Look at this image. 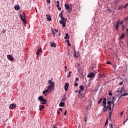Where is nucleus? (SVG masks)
Returning <instances> with one entry per match:
<instances>
[{
  "label": "nucleus",
  "instance_id": "1",
  "mask_svg": "<svg viewBox=\"0 0 128 128\" xmlns=\"http://www.w3.org/2000/svg\"><path fill=\"white\" fill-rule=\"evenodd\" d=\"M102 106H104L102 108L103 112H106L108 110V106H106V98H104L102 102Z\"/></svg>",
  "mask_w": 128,
  "mask_h": 128
},
{
  "label": "nucleus",
  "instance_id": "2",
  "mask_svg": "<svg viewBox=\"0 0 128 128\" xmlns=\"http://www.w3.org/2000/svg\"><path fill=\"white\" fill-rule=\"evenodd\" d=\"M38 100L42 102L41 104H46V102L48 100L44 98V96H39L38 98Z\"/></svg>",
  "mask_w": 128,
  "mask_h": 128
},
{
  "label": "nucleus",
  "instance_id": "3",
  "mask_svg": "<svg viewBox=\"0 0 128 128\" xmlns=\"http://www.w3.org/2000/svg\"><path fill=\"white\" fill-rule=\"evenodd\" d=\"M48 90H54V83H52V84H50V86L48 87Z\"/></svg>",
  "mask_w": 128,
  "mask_h": 128
},
{
  "label": "nucleus",
  "instance_id": "4",
  "mask_svg": "<svg viewBox=\"0 0 128 128\" xmlns=\"http://www.w3.org/2000/svg\"><path fill=\"white\" fill-rule=\"evenodd\" d=\"M20 18L24 22H26V20H24V18H26V15L24 14V12H22L20 14Z\"/></svg>",
  "mask_w": 128,
  "mask_h": 128
},
{
  "label": "nucleus",
  "instance_id": "5",
  "mask_svg": "<svg viewBox=\"0 0 128 128\" xmlns=\"http://www.w3.org/2000/svg\"><path fill=\"white\" fill-rule=\"evenodd\" d=\"M96 76V74L94 72H90L88 74L87 78H94Z\"/></svg>",
  "mask_w": 128,
  "mask_h": 128
},
{
  "label": "nucleus",
  "instance_id": "6",
  "mask_svg": "<svg viewBox=\"0 0 128 128\" xmlns=\"http://www.w3.org/2000/svg\"><path fill=\"white\" fill-rule=\"evenodd\" d=\"M42 48L38 49V51L36 52L38 58L40 56V54H42Z\"/></svg>",
  "mask_w": 128,
  "mask_h": 128
},
{
  "label": "nucleus",
  "instance_id": "7",
  "mask_svg": "<svg viewBox=\"0 0 128 128\" xmlns=\"http://www.w3.org/2000/svg\"><path fill=\"white\" fill-rule=\"evenodd\" d=\"M60 18H62L60 22V24H62L63 22H66V20H68L66 18H64V17Z\"/></svg>",
  "mask_w": 128,
  "mask_h": 128
},
{
  "label": "nucleus",
  "instance_id": "8",
  "mask_svg": "<svg viewBox=\"0 0 128 128\" xmlns=\"http://www.w3.org/2000/svg\"><path fill=\"white\" fill-rule=\"evenodd\" d=\"M70 86V84L68 82H66L64 86V90L66 92H68V86Z\"/></svg>",
  "mask_w": 128,
  "mask_h": 128
},
{
  "label": "nucleus",
  "instance_id": "9",
  "mask_svg": "<svg viewBox=\"0 0 128 128\" xmlns=\"http://www.w3.org/2000/svg\"><path fill=\"white\" fill-rule=\"evenodd\" d=\"M10 110H14V108H16V104H11L9 106Z\"/></svg>",
  "mask_w": 128,
  "mask_h": 128
},
{
  "label": "nucleus",
  "instance_id": "10",
  "mask_svg": "<svg viewBox=\"0 0 128 128\" xmlns=\"http://www.w3.org/2000/svg\"><path fill=\"white\" fill-rule=\"evenodd\" d=\"M7 58L9 60H10L11 62H12L14 60V57H12V55H8Z\"/></svg>",
  "mask_w": 128,
  "mask_h": 128
},
{
  "label": "nucleus",
  "instance_id": "11",
  "mask_svg": "<svg viewBox=\"0 0 128 128\" xmlns=\"http://www.w3.org/2000/svg\"><path fill=\"white\" fill-rule=\"evenodd\" d=\"M80 52H78L76 53V52H75V54H74V56L75 58H80Z\"/></svg>",
  "mask_w": 128,
  "mask_h": 128
},
{
  "label": "nucleus",
  "instance_id": "12",
  "mask_svg": "<svg viewBox=\"0 0 128 128\" xmlns=\"http://www.w3.org/2000/svg\"><path fill=\"white\" fill-rule=\"evenodd\" d=\"M14 8L16 10H20V5H16L14 6Z\"/></svg>",
  "mask_w": 128,
  "mask_h": 128
},
{
  "label": "nucleus",
  "instance_id": "13",
  "mask_svg": "<svg viewBox=\"0 0 128 128\" xmlns=\"http://www.w3.org/2000/svg\"><path fill=\"white\" fill-rule=\"evenodd\" d=\"M118 28H120V20L117 22V24L115 27L116 30H118Z\"/></svg>",
  "mask_w": 128,
  "mask_h": 128
},
{
  "label": "nucleus",
  "instance_id": "14",
  "mask_svg": "<svg viewBox=\"0 0 128 128\" xmlns=\"http://www.w3.org/2000/svg\"><path fill=\"white\" fill-rule=\"evenodd\" d=\"M50 46L52 48H56V44L54 42H50Z\"/></svg>",
  "mask_w": 128,
  "mask_h": 128
},
{
  "label": "nucleus",
  "instance_id": "15",
  "mask_svg": "<svg viewBox=\"0 0 128 128\" xmlns=\"http://www.w3.org/2000/svg\"><path fill=\"white\" fill-rule=\"evenodd\" d=\"M98 76H100V77H98V78H104V76H106V74H100Z\"/></svg>",
  "mask_w": 128,
  "mask_h": 128
},
{
  "label": "nucleus",
  "instance_id": "16",
  "mask_svg": "<svg viewBox=\"0 0 128 128\" xmlns=\"http://www.w3.org/2000/svg\"><path fill=\"white\" fill-rule=\"evenodd\" d=\"M66 95H64V97L62 98L61 102H66Z\"/></svg>",
  "mask_w": 128,
  "mask_h": 128
},
{
  "label": "nucleus",
  "instance_id": "17",
  "mask_svg": "<svg viewBox=\"0 0 128 128\" xmlns=\"http://www.w3.org/2000/svg\"><path fill=\"white\" fill-rule=\"evenodd\" d=\"M40 108H39V110H42V109H44V105H40Z\"/></svg>",
  "mask_w": 128,
  "mask_h": 128
},
{
  "label": "nucleus",
  "instance_id": "18",
  "mask_svg": "<svg viewBox=\"0 0 128 128\" xmlns=\"http://www.w3.org/2000/svg\"><path fill=\"white\" fill-rule=\"evenodd\" d=\"M64 6L66 10H68V8H70V5H68V4H65Z\"/></svg>",
  "mask_w": 128,
  "mask_h": 128
},
{
  "label": "nucleus",
  "instance_id": "19",
  "mask_svg": "<svg viewBox=\"0 0 128 128\" xmlns=\"http://www.w3.org/2000/svg\"><path fill=\"white\" fill-rule=\"evenodd\" d=\"M59 106H60V107L64 106V102H60V104H59Z\"/></svg>",
  "mask_w": 128,
  "mask_h": 128
},
{
  "label": "nucleus",
  "instance_id": "20",
  "mask_svg": "<svg viewBox=\"0 0 128 128\" xmlns=\"http://www.w3.org/2000/svg\"><path fill=\"white\" fill-rule=\"evenodd\" d=\"M124 34L122 33L120 36V40H124Z\"/></svg>",
  "mask_w": 128,
  "mask_h": 128
},
{
  "label": "nucleus",
  "instance_id": "21",
  "mask_svg": "<svg viewBox=\"0 0 128 128\" xmlns=\"http://www.w3.org/2000/svg\"><path fill=\"white\" fill-rule=\"evenodd\" d=\"M66 36L64 38V40H67V38H70V36H68V34L66 33Z\"/></svg>",
  "mask_w": 128,
  "mask_h": 128
},
{
  "label": "nucleus",
  "instance_id": "22",
  "mask_svg": "<svg viewBox=\"0 0 128 128\" xmlns=\"http://www.w3.org/2000/svg\"><path fill=\"white\" fill-rule=\"evenodd\" d=\"M79 88H80V90H84V86H82V85L80 86Z\"/></svg>",
  "mask_w": 128,
  "mask_h": 128
},
{
  "label": "nucleus",
  "instance_id": "23",
  "mask_svg": "<svg viewBox=\"0 0 128 128\" xmlns=\"http://www.w3.org/2000/svg\"><path fill=\"white\" fill-rule=\"evenodd\" d=\"M78 72L80 70V64H78Z\"/></svg>",
  "mask_w": 128,
  "mask_h": 128
},
{
  "label": "nucleus",
  "instance_id": "24",
  "mask_svg": "<svg viewBox=\"0 0 128 128\" xmlns=\"http://www.w3.org/2000/svg\"><path fill=\"white\" fill-rule=\"evenodd\" d=\"M66 42H67V44L69 46H72V44H70V40H66Z\"/></svg>",
  "mask_w": 128,
  "mask_h": 128
},
{
  "label": "nucleus",
  "instance_id": "25",
  "mask_svg": "<svg viewBox=\"0 0 128 128\" xmlns=\"http://www.w3.org/2000/svg\"><path fill=\"white\" fill-rule=\"evenodd\" d=\"M112 110L109 112V118L110 120L112 118Z\"/></svg>",
  "mask_w": 128,
  "mask_h": 128
},
{
  "label": "nucleus",
  "instance_id": "26",
  "mask_svg": "<svg viewBox=\"0 0 128 128\" xmlns=\"http://www.w3.org/2000/svg\"><path fill=\"white\" fill-rule=\"evenodd\" d=\"M106 12L107 14H110V12H112V10L110 9H108V10H106Z\"/></svg>",
  "mask_w": 128,
  "mask_h": 128
},
{
  "label": "nucleus",
  "instance_id": "27",
  "mask_svg": "<svg viewBox=\"0 0 128 128\" xmlns=\"http://www.w3.org/2000/svg\"><path fill=\"white\" fill-rule=\"evenodd\" d=\"M80 96H81L82 100H84V94L82 93V94H80Z\"/></svg>",
  "mask_w": 128,
  "mask_h": 128
},
{
  "label": "nucleus",
  "instance_id": "28",
  "mask_svg": "<svg viewBox=\"0 0 128 128\" xmlns=\"http://www.w3.org/2000/svg\"><path fill=\"white\" fill-rule=\"evenodd\" d=\"M66 22H63L62 23V28H66Z\"/></svg>",
  "mask_w": 128,
  "mask_h": 128
},
{
  "label": "nucleus",
  "instance_id": "29",
  "mask_svg": "<svg viewBox=\"0 0 128 128\" xmlns=\"http://www.w3.org/2000/svg\"><path fill=\"white\" fill-rule=\"evenodd\" d=\"M102 100H103L102 98H100V100L98 102V104H100V102H102Z\"/></svg>",
  "mask_w": 128,
  "mask_h": 128
},
{
  "label": "nucleus",
  "instance_id": "30",
  "mask_svg": "<svg viewBox=\"0 0 128 128\" xmlns=\"http://www.w3.org/2000/svg\"><path fill=\"white\" fill-rule=\"evenodd\" d=\"M74 82H75L74 84V86H78V84L76 83V80L74 81Z\"/></svg>",
  "mask_w": 128,
  "mask_h": 128
},
{
  "label": "nucleus",
  "instance_id": "31",
  "mask_svg": "<svg viewBox=\"0 0 128 128\" xmlns=\"http://www.w3.org/2000/svg\"><path fill=\"white\" fill-rule=\"evenodd\" d=\"M64 16V14H62V12H60V14H59L60 18H63L62 16Z\"/></svg>",
  "mask_w": 128,
  "mask_h": 128
},
{
  "label": "nucleus",
  "instance_id": "32",
  "mask_svg": "<svg viewBox=\"0 0 128 128\" xmlns=\"http://www.w3.org/2000/svg\"><path fill=\"white\" fill-rule=\"evenodd\" d=\"M108 110L110 111L112 110V106H108Z\"/></svg>",
  "mask_w": 128,
  "mask_h": 128
},
{
  "label": "nucleus",
  "instance_id": "33",
  "mask_svg": "<svg viewBox=\"0 0 128 128\" xmlns=\"http://www.w3.org/2000/svg\"><path fill=\"white\" fill-rule=\"evenodd\" d=\"M47 20H49V22H52V18L50 16L47 18Z\"/></svg>",
  "mask_w": 128,
  "mask_h": 128
},
{
  "label": "nucleus",
  "instance_id": "34",
  "mask_svg": "<svg viewBox=\"0 0 128 128\" xmlns=\"http://www.w3.org/2000/svg\"><path fill=\"white\" fill-rule=\"evenodd\" d=\"M71 74H72V72H70L69 74H68V76L67 78H70Z\"/></svg>",
  "mask_w": 128,
  "mask_h": 128
},
{
  "label": "nucleus",
  "instance_id": "35",
  "mask_svg": "<svg viewBox=\"0 0 128 128\" xmlns=\"http://www.w3.org/2000/svg\"><path fill=\"white\" fill-rule=\"evenodd\" d=\"M108 106H112V102L108 101Z\"/></svg>",
  "mask_w": 128,
  "mask_h": 128
},
{
  "label": "nucleus",
  "instance_id": "36",
  "mask_svg": "<svg viewBox=\"0 0 128 128\" xmlns=\"http://www.w3.org/2000/svg\"><path fill=\"white\" fill-rule=\"evenodd\" d=\"M70 10H72V8H69L67 12H68V14H70Z\"/></svg>",
  "mask_w": 128,
  "mask_h": 128
},
{
  "label": "nucleus",
  "instance_id": "37",
  "mask_svg": "<svg viewBox=\"0 0 128 128\" xmlns=\"http://www.w3.org/2000/svg\"><path fill=\"white\" fill-rule=\"evenodd\" d=\"M48 82V84H52V83H54V82H52L50 80H49Z\"/></svg>",
  "mask_w": 128,
  "mask_h": 128
},
{
  "label": "nucleus",
  "instance_id": "38",
  "mask_svg": "<svg viewBox=\"0 0 128 128\" xmlns=\"http://www.w3.org/2000/svg\"><path fill=\"white\" fill-rule=\"evenodd\" d=\"M112 104H113L112 108H114V100H112Z\"/></svg>",
  "mask_w": 128,
  "mask_h": 128
},
{
  "label": "nucleus",
  "instance_id": "39",
  "mask_svg": "<svg viewBox=\"0 0 128 128\" xmlns=\"http://www.w3.org/2000/svg\"><path fill=\"white\" fill-rule=\"evenodd\" d=\"M108 96H112V90L108 92Z\"/></svg>",
  "mask_w": 128,
  "mask_h": 128
},
{
  "label": "nucleus",
  "instance_id": "40",
  "mask_svg": "<svg viewBox=\"0 0 128 128\" xmlns=\"http://www.w3.org/2000/svg\"><path fill=\"white\" fill-rule=\"evenodd\" d=\"M124 84V82H121L119 83L120 86H122V84Z\"/></svg>",
  "mask_w": 128,
  "mask_h": 128
},
{
  "label": "nucleus",
  "instance_id": "41",
  "mask_svg": "<svg viewBox=\"0 0 128 128\" xmlns=\"http://www.w3.org/2000/svg\"><path fill=\"white\" fill-rule=\"evenodd\" d=\"M82 92V90H80V89L78 90V94H80V92Z\"/></svg>",
  "mask_w": 128,
  "mask_h": 128
},
{
  "label": "nucleus",
  "instance_id": "42",
  "mask_svg": "<svg viewBox=\"0 0 128 128\" xmlns=\"http://www.w3.org/2000/svg\"><path fill=\"white\" fill-rule=\"evenodd\" d=\"M122 8H124V6H120L118 10H122Z\"/></svg>",
  "mask_w": 128,
  "mask_h": 128
},
{
  "label": "nucleus",
  "instance_id": "43",
  "mask_svg": "<svg viewBox=\"0 0 128 128\" xmlns=\"http://www.w3.org/2000/svg\"><path fill=\"white\" fill-rule=\"evenodd\" d=\"M66 112H68V111H67V110H66V111L64 112V116H66Z\"/></svg>",
  "mask_w": 128,
  "mask_h": 128
},
{
  "label": "nucleus",
  "instance_id": "44",
  "mask_svg": "<svg viewBox=\"0 0 128 128\" xmlns=\"http://www.w3.org/2000/svg\"><path fill=\"white\" fill-rule=\"evenodd\" d=\"M48 4H50V0H46Z\"/></svg>",
  "mask_w": 128,
  "mask_h": 128
},
{
  "label": "nucleus",
  "instance_id": "45",
  "mask_svg": "<svg viewBox=\"0 0 128 128\" xmlns=\"http://www.w3.org/2000/svg\"><path fill=\"white\" fill-rule=\"evenodd\" d=\"M46 18H50V16L48 14H46Z\"/></svg>",
  "mask_w": 128,
  "mask_h": 128
},
{
  "label": "nucleus",
  "instance_id": "46",
  "mask_svg": "<svg viewBox=\"0 0 128 128\" xmlns=\"http://www.w3.org/2000/svg\"><path fill=\"white\" fill-rule=\"evenodd\" d=\"M108 124V120H106V124H105V126H106V124Z\"/></svg>",
  "mask_w": 128,
  "mask_h": 128
},
{
  "label": "nucleus",
  "instance_id": "47",
  "mask_svg": "<svg viewBox=\"0 0 128 128\" xmlns=\"http://www.w3.org/2000/svg\"><path fill=\"white\" fill-rule=\"evenodd\" d=\"M58 10H62V8L60 7H58Z\"/></svg>",
  "mask_w": 128,
  "mask_h": 128
},
{
  "label": "nucleus",
  "instance_id": "48",
  "mask_svg": "<svg viewBox=\"0 0 128 128\" xmlns=\"http://www.w3.org/2000/svg\"><path fill=\"white\" fill-rule=\"evenodd\" d=\"M107 64H112V63L110 62H106Z\"/></svg>",
  "mask_w": 128,
  "mask_h": 128
},
{
  "label": "nucleus",
  "instance_id": "49",
  "mask_svg": "<svg viewBox=\"0 0 128 128\" xmlns=\"http://www.w3.org/2000/svg\"><path fill=\"white\" fill-rule=\"evenodd\" d=\"M112 100H116V98H114V96L112 98Z\"/></svg>",
  "mask_w": 128,
  "mask_h": 128
},
{
  "label": "nucleus",
  "instance_id": "50",
  "mask_svg": "<svg viewBox=\"0 0 128 128\" xmlns=\"http://www.w3.org/2000/svg\"><path fill=\"white\" fill-rule=\"evenodd\" d=\"M122 30H124V25H122Z\"/></svg>",
  "mask_w": 128,
  "mask_h": 128
},
{
  "label": "nucleus",
  "instance_id": "51",
  "mask_svg": "<svg viewBox=\"0 0 128 128\" xmlns=\"http://www.w3.org/2000/svg\"><path fill=\"white\" fill-rule=\"evenodd\" d=\"M53 128H58V127L56 126V125H54V127H53Z\"/></svg>",
  "mask_w": 128,
  "mask_h": 128
},
{
  "label": "nucleus",
  "instance_id": "52",
  "mask_svg": "<svg viewBox=\"0 0 128 128\" xmlns=\"http://www.w3.org/2000/svg\"><path fill=\"white\" fill-rule=\"evenodd\" d=\"M56 8H60V4H56Z\"/></svg>",
  "mask_w": 128,
  "mask_h": 128
},
{
  "label": "nucleus",
  "instance_id": "53",
  "mask_svg": "<svg viewBox=\"0 0 128 128\" xmlns=\"http://www.w3.org/2000/svg\"><path fill=\"white\" fill-rule=\"evenodd\" d=\"M54 32H58V31L56 29L54 30Z\"/></svg>",
  "mask_w": 128,
  "mask_h": 128
},
{
  "label": "nucleus",
  "instance_id": "54",
  "mask_svg": "<svg viewBox=\"0 0 128 128\" xmlns=\"http://www.w3.org/2000/svg\"><path fill=\"white\" fill-rule=\"evenodd\" d=\"M59 110H60V112H62V108H60Z\"/></svg>",
  "mask_w": 128,
  "mask_h": 128
},
{
  "label": "nucleus",
  "instance_id": "55",
  "mask_svg": "<svg viewBox=\"0 0 128 128\" xmlns=\"http://www.w3.org/2000/svg\"><path fill=\"white\" fill-rule=\"evenodd\" d=\"M46 92L44 90L42 92L43 94H46Z\"/></svg>",
  "mask_w": 128,
  "mask_h": 128
},
{
  "label": "nucleus",
  "instance_id": "56",
  "mask_svg": "<svg viewBox=\"0 0 128 128\" xmlns=\"http://www.w3.org/2000/svg\"><path fill=\"white\" fill-rule=\"evenodd\" d=\"M56 4H60V1H57Z\"/></svg>",
  "mask_w": 128,
  "mask_h": 128
},
{
  "label": "nucleus",
  "instance_id": "57",
  "mask_svg": "<svg viewBox=\"0 0 128 128\" xmlns=\"http://www.w3.org/2000/svg\"><path fill=\"white\" fill-rule=\"evenodd\" d=\"M57 114H60V112L58 110V111L57 112Z\"/></svg>",
  "mask_w": 128,
  "mask_h": 128
},
{
  "label": "nucleus",
  "instance_id": "58",
  "mask_svg": "<svg viewBox=\"0 0 128 128\" xmlns=\"http://www.w3.org/2000/svg\"><path fill=\"white\" fill-rule=\"evenodd\" d=\"M122 22H124L122 20L121 22L120 23V24H122Z\"/></svg>",
  "mask_w": 128,
  "mask_h": 128
},
{
  "label": "nucleus",
  "instance_id": "59",
  "mask_svg": "<svg viewBox=\"0 0 128 128\" xmlns=\"http://www.w3.org/2000/svg\"><path fill=\"white\" fill-rule=\"evenodd\" d=\"M126 34H128V28L126 29Z\"/></svg>",
  "mask_w": 128,
  "mask_h": 128
},
{
  "label": "nucleus",
  "instance_id": "60",
  "mask_svg": "<svg viewBox=\"0 0 128 128\" xmlns=\"http://www.w3.org/2000/svg\"><path fill=\"white\" fill-rule=\"evenodd\" d=\"M44 91H45V92H48V90H46Z\"/></svg>",
  "mask_w": 128,
  "mask_h": 128
},
{
  "label": "nucleus",
  "instance_id": "61",
  "mask_svg": "<svg viewBox=\"0 0 128 128\" xmlns=\"http://www.w3.org/2000/svg\"><path fill=\"white\" fill-rule=\"evenodd\" d=\"M84 122H86V118H84Z\"/></svg>",
  "mask_w": 128,
  "mask_h": 128
},
{
  "label": "nucleus",
  "instance_id": "62",
  "mask_svg": "<svg viewBox=\"0 0 128 128\" xmlns=\"http://www.w3.org/2000/svg\"><path fill=\"white\" fill-rule=\"evenodd\" d=\"M76 81L78 82V78H76Z\"/></svg>",
  "mask_w": 128,
  "mask_h": 128
},
{
  "label": "nucleus",
  "instance_id": "63",
  "mask_svg": "<svg viewBox=\"0 0 128 128\" xmlns=\"http://www.w3.org/2000/svg\"><path fill=\"white\" fill-rule=\"evenodd\" d=\"M64 68L66 70H68V67L66 66H65Z\"/></svg>",
  "mask_w": 128,
  "mask_h": 128
},
{
  "label": "nucleus",
  "instance_id": "64",
  "mask_svg": "<svg viewBox=\"0 0 128 128\" xmlns=\"http://www.w3.org/2000/svg\"><path fill=\"white\" fill-rule=\"evenodd\" d=\"M6 32V30H3V34H4Z\"/></svg>",
  "mask_w": 128,
  "mask_h": 128
}]
</instances>
